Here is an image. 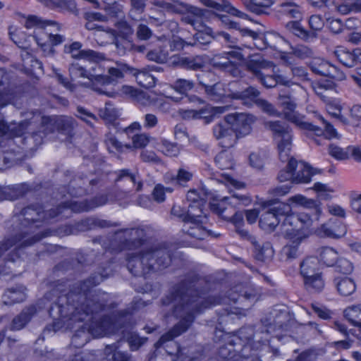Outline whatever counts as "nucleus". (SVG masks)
Segmentation results:
<instances>
[{"mask_svg":"<svg viewBox=\"0 0 361 361\" xmlns=\"http://www.w3.org/2000/svg\"><path fill=\"white\" fill-rule=\"evenodd\" d=\"M259 91L255 87L249 86L244 90L232 92L229 96L235 99H250L255 102L256 99H259Z\"/></svg>","mask_w":361,"mask_h":361,"instance_id":"nucleus-41","label":"nucleus"},{"mask_svg":"<svg viewBox=\"0 0 361 361\" xmlns=\"http://www.w3.org/2000/svg\"><path fill=\"white\" fill-rule=\"evenodd\" d=\"M187 200L189 202H191L192 204H190L188 207V209L190 207L193 206L194 209L193 211L198 212L197 208L200 207V208L202 210V205L204 203V200L202 198L200 197L199 193L195 190H190L188 191L187 194Z\"/></svg>","mask_w":361,"mask_h":361,"instance_id":"nucleus-58","label":"nucleus"},{"mask_svg":"<svg viewBox=\"0 0 361 361\" xmlns=\"http://www.w3.org/2000/svg\"><path fill=\"white\" fill-rule=\"evenodd\" d=\"M305 239L289 240V242L283 246L281 251V259L284 262H290L296 259L300 254V243Z\"/></svg>","mask_w":361,"mask_h":361,"instance_id":"nucleus-25","label":"nucleus"},{"mask_svg":"<svg viewBox=\"0 0 361 361\" xmlns=\"http://www.w3.org/2000/svg\"><path fill=\"white\" fill-rule=\"evenodd\" d=\"M273 66L272 62L266 61L262 57L250 59L246 63L247 69L258 79L264 75L267 70L273 68Z\"/></svg>","mask_w":361,"mask_h":361,"instance_id":"nucleus-24","label":"nucleus"},{"mask_svg":"<svg viewBox=\"0 0 361 361\" xmlns=\"http://www.w3.org/2000/svg\"><path fill=\"white\" fill-rule=\"evenodd\" d=\"M293 54L301 59L312 58L314 52L312 48L302 44H298L293 49Z\"/></svg>","mask_w":361,"mask_h":361,"instance_id":"nucleus-60","label":"nucleus"},{"mask_svg":"<svg viewBox=\"0 0 361 361\" xmlns=\"http://www.w3.org/2000/svg\"><path fill=\"white\" fill-rule=\"evenodd\" d=\"M280 231L282 235L288 240L306 239L307 238V235L300 231V228H290L283 221L280 226Z\"/></svg>","mask_w":361,"mask_h":361,"instance_id":"nucleus-44","label":"nucleus"},{"mask_svg":"<svg viewBox=\"0 0 361 361\" xmlns=\"http://www.w3.org/2000/svg\"><path fill=\"white\" fill-rule=\"evenodd\" d=\"M245 8L256 15L268 14V10L275 0H240Z\"/></svg>","mask_w":361,"mask_h":361,"instance_id":"nucleus-22","label":"nucleus"},{"mask_svg":"<svg viewBox=\"0 0 361 361\" xmlns=\"http://www.w3.org/2000/svg\"><path fill=\"white\" fill-rule=\"evenodd\" d=\"M258 299L257 291L252 286H236L228 292V295L209 296L204 298L203 293L197 290V283L185 279L173 288V290L162 299L163 306L169 307L171 314L180 318L176 324L167 333L164 334L154 344L157 350L161 348L164 353L178 359L182 355V350L178 343L173 341L188 330L197 314L213 305H231V302L242 303L246 300L251 302Z\"/></svg>","mask_w":361,"mask_h":361,"instance_id":"nucleus-2","label":"nucleus"},{"mask_svg":"<svg viewBox=\"0 0 361 361\" xmlns=\"http://www.w3.org/2000/svg\"><path fill=\"white\" fill-rule=\"evenodd\" d=\"M68 71L70 75L73 79L83 78H88L91 80H93V75L90 74V73L86 70V68L78 62L72 63L69 66ZM94 77L95 76H94Z\"/></svg>","mask_w":361,"mask_h":361,"instance_id":"nucleus-46","label":"nucleus"},{"mask_svg":"<svg viewBox=\"0 0 361 361\" xmlns=\"http://www.w3.org/2000/svg\"><path fill=\"white\" fill-rule=\"evenodd\" d=\"M224 120L227 124L231 126L238 138L250 133L252 125L254 123L255 118L251 114L235 113L226 115Z\"/></svg>","mask_w":361,"mask_h":361,"instance_id":"nucleus-13","label":"nucleus"},{"mask_svg":"<svg viewBox=\"0 0 361 361\" xmlns=\"http://www.w3.org/2000/svg\"><path fill=\"white\" fill-rule=\"evenodd\" d=\"M315 117L323 125L324 129L320 128L323 131L322 135H324V137L329 140L334 137H338V133L336 130L330 123L327 122L320 114H318L317 113L315 114ZM318 136L319 137V135Z\"/></svg>","mask_w":361,"mask_h":361,"instance_id":"nucleus-53","label":"nucleus"},{"mask_svg":"<svg viewBox=\"0 0 361 361\" xmlns=\"http://www.w3.org/2000/svg\"><path fill=\"white\" fill-rule=\"evenodd\" d=\"M251 202V198L239 192H233L231 197H224L221 202L212 203L211 210L222 219L230 221L236 226L241 225L243 221L242 213L236 212L235 208L241 205L246 206Z\"/></svg>","mask_w":361,"mask_h":361,"instance_id":"nucleus-7","label":"nucleus"},{"mask_svg":"<svg viewBox=\"0 0 361 361\" xmlns=\"http://www.w3.org/2000/svg\"><path fill=\"white\" fill-rule=\"evenodd\" d=\"M207 62L206 55H195L192 56H173L172 63L183 68L199 71L203 68Z\"/></svg>","mask_w":361,"mask_h":361,"instance_id":"nucleus-18","label":"nucleus"},{"mask_svg":"<svg viewBox=\"0 0 361 361\" xmlns=\"http://www.w3.org/2000/svg\"><path fill=\"white\" fill-rule=\"evenodd\" d=\"M158 149L169 157H176L180 153V147L176 143L166 140H161V142L158 144Z\"/></svg>","mask_w":361,"mask_h":361,"instance_id":"nucleus-50","label":"nucleus"},{"mask_svg":"<svg viewBox=\"0 0 361 361\" xmlns=\"http://www.w3.org/2000/svg\"><path fill=\"white\" fill-rule=\"evenodd\" d=\"M34 38L39 46L42 47L46 55H54V46L61 44L65 37L63 35L56 34H48L41 31L39 34H35Z\"/></svg>","mask_w":361,"mask_h":361,"instance_id":"nucleus-17","label":"nucleus"},{"mask_svg":"<svg viewBox=\"0 0 361 361\" xmlns=\"http://www.w3.org/2000/svg\"><path fill=\"white\" fill-rule=\"evenodd\" d=\"M125 92L141 105L145 106L150 102L149 96L143 91L135 89L132 87H126Z\"/></svg>","mask_w":361,"mask_h":361,"instance_id":"nucleus-49","label":"nucleus"},{"mask_svg":"<svg viewBox=\"0 0 361 361\" xmlns=\"http://www.w3.org/2000/svg\"><path fill=\"white\" fill-rule=\"evenodd\" d=\"M102 281V276L98 274L75 283L67 294V304H54L49 310L54 319L68 318L71 322L68 325L85 322L72 337L71 343L76 348L87 343L90 335L97 338L114 334L121 327L127 314L126 311H119L111 315L101 314L106 308L114 307V303L108 304L109 295L106 293L90 290Z\"/></svg>","mask_w":361,"mask_h":361,"instance_id":"nucleus-1","label":"nucleus"},{"mask_svg":"<svg viewBox=\"0 0 361 361\" xmlns=\"http://www.w3.org/2000/svg\"><path fill=\"white\" fill-rule=\"evenodd\" d=\"M128 70L135 77L136 81L140 86L145 88H151L155 85L156 79L147 68L136 69L128 68Z\"/></svg>","mask_w":361,"mask_h":361,"instance_id":"nucleus-26","label":"nucleus"},{"mask_svg":"<svg viewBox=\"0 0 361 361\" xmlns=\"http://www.w3.org/2000/svg\"><path fill=\"white\" fill-rule=\"evenodd\" d=\"M127 261L128 269L133 275L145 276L169 266L171 253L165 244H157L130 254Z\"/></svg>","mask_w":361,"mask_h":361,"instance_id":"nucleus-4","label":"nucleus"},{"mask_svg":"<svg viewBox=\"0 0 361 361\" xmlns=\"http://www.w3.org/2000/svg\"><path fill=\"white\" fill-rule=\"evenodd\" d=\"M334 54L338 60L348 68L354 67L361 62V50L358 49L350 51L343 48H338Z\"/></svg>","mask_w":361,"mask_h":361,"instance_id":"nucleus-20","label":"nucleus"},{"mask_svg":"<svg viewBox=\"0 0 361 361\" xmlns=\"http://www.w3.org/2000/svg\"><path fill=\"white\" fill-rule=\"evenodd\" d=\"M319 259L326 266H334L338 258V254L336 250L330 247H324L319 250Z\"/></svg>","mask_w":361,"mask_h":361,"instance_id":"nucleus-42","label":"nucleus"},{"mask_svg":"<svg viewBox=\"0 0 361 361\" xmlns=\"http://www.w3.org/2000/svg\"><path fill=\"white\" fill-rule=\"evenodd\" d=\"M336 271L342 274H350L354 269L353 263L346 258L338 257L336 262Z\"/></svg>","mask_w":361,"mask_h":361,"instance_id":"nucleus-55","label":"nucleus"},{"mask_svg":"<svg viewBox=\"0 0 361 361\" xmlns=\"http://www.w3.org/2000/svg\"><path fill=\"white\" fill-rule=\"evenodd\" d=\"M344 316L353 326L361 327V305L347 307Z\"/></svg>","mask_w":361,"mask_h":361,"instance_id":"nucleus-43","label":"nucleus"},{"mask_svg":"<svg viewBox=\"0 0 361 361\" xmlns=\"http://www.w3.org/2000/svg\"><path fill=\"white\" fill-rule=\"evenodd\" d=\"M271 205V200L263 203V209L259 221L261 228L267 232L273 231L280 222V219H277L275 213L269 208Z\"/></svg>","mask_w":361,"mask_h":361,"instance_id":"nucleus-19","label":"nucleus"},{"mask_svg":"<svg viewBox=\"0 0 361 361\" xmlns=\"http://www.w3.org/2000/svg\"><path fill=\"white\" fill-rule=\"evenodd\" d=\"M200 1L206 6L212 8L216 11H226L232 16H237L243 19H246L248 17L247 14L233 7L231 3L226 0H222L221 2H216L214 0Z\"/></svg>","mask_w":361,"mask_h":361,"instance_id":"nucleus-21","label":"nucleus"},{"mask_svg":"<svg viewBox=\"0 0 361 361\" xmlns=\"http://www.w3.org/2000/svg\"><path fill=\"white\" fill-rule=\"evenodd\" d=\"M99 116L106 123H113L120 116L119 110L109 102L105 104V106L99 110Z\"/></svg>","mask_w":361,"mask_h":361,"instance_id":"nucleus-39","label":"nucleus"},{"mask_svg":"<svg viewBox=\"0 0 361 361\" xmlns=\"http://www.w3.org/2000/svg\"><path fill=\"white\" fill-rule=\"evenodd\" d=\"M279 100L283 109L288 111V112L293 111L296 107L295 98L288 94H280Z\"/></svg>","mask_w":361,"mask_h":361,"instance_id":"nucleus-63","label":"nucleus"},{"mask_svg":"<svg viewBox=\"0 0 361 361\" xmlns=\"http://www.w3.org/2000/svg\"><path fill=\"white\" fill-rule=\"evenodd\" d=\"M286 118L290 122L295 123L296 126L302 129L307 130L310 132H312L316 135H320L323 133V131L320 127L314 125L312 123L304 121L303 118L298 114L296 112H286Z\"/></svg>","mask_w":361,"mask_h":361,"instance_id":"nucleus-29","label":"nucleus"},{"mask_svg":"<svg viewBox=\"0 0 361 361\" xmlns=\"http://www.w3.org/2000/svg\"><path fill=\"white\" fill-rule=\"evenodd\" d=\"M149 231L147 226L125 228L115 233V238L119 240L121 249L133 250L141 247L147 240Z\"/></svg>","mask_w":361,"mask_h":361,"instance_id":"nucleus-11","label":"nucleus"},{"mask_svg":"<svg viewBox=\"0 0 361 361\" xmlns=\"http://www.w3.org/2000/svg\"><path fill=\"white\" fill-rule=\"evenodd\" d=\"M288 201L290 202L301 205L305 209L310 210V212H314V217L315 219L319 218V216L322 213V209L317 201L312 199H307L301 195L293 196L288 199Z\"/></svg>","mask_w":361,"mask_h":361,"instance_id":"nucleus-30","label":"nucleus"},{"mask_svg":"<svg viewBox=\"0 0 361 361\" xmlns=\"http://www.w3.org/2000/svg\"><path fill=\"white\" fill-rule=\"evenodd\" d=\"M194 86L195 82L192 80L182 78L177 79L171 85L175 91L180 94L187 93L188 91L191 90Z\"/></svg>","mask_w":361,"mask_h":361,"instance_id":"nucleus-54","label":"nucleus"},{"mask_svg":"<svg viewBox=\"0 0 361 361\" xmlns=\"http://www.w3.org/2000/svg\"><path fill=\"white\" fill-rule=\"evenodd\" d=\"M300 269L306 290L312 293H318L323 290L324 281L317 257H307L304 259L300 262Z\"/></svg>","mask_w":361,"mask_h":361,"instance_id":"nucleus-9","label":"nucleus"},{"mask_svg":"<svg viewBox=\"0 0 361 361\" xmlns=\"http://www.w3.org/2000/svg\"><path fill=\"white\" fill-rule=\"evenodd\" d=\"M48 25H56L57 27V30L60 29V26L56 21L49 20H42L41 18L34 16L30 15L26 18L25 22V27L27 29L31 28H39L43 29Z\"/></svg>","mask_w":361,"mask_h":361,"instance_id":"nucleus-37","label":"nucleus"},{"mask_svg":"<svg viewBox=\"0 0 361 361\" xmlns=\"http://www.w3.org/2000/svg\"><path fill=\"white\" fill-rule=\"evenodd\" d=\"M36 312L37 309L35 305L24 308L18 315L13 319L10 326L11 330L18 331L24 328Z\"/></svg>","mask_w":361,"mask_h":361,"instance_id":"nucleus-23","label":"nucleus"},{"mask_svg":"<svg viewBox=\"0 0 361 361\" xmlns=\"http://www.w3.org/2000/svg\"><path fill=\"white\" fill-rule=\"evenodd\" d=\"M288 315L286 312H280L276 313L273 321L267 324H265L267 334L273 333L276 329H285L288 324Z\"/></svg>","mask_w":361,"mask_h":361,"instance_id":"nucleus-36","label":"nucleus"},{"mask_svg":"<svg viewBox=\"0 0 361 361\" xmlns=\"http://www.w3.org/2000/svg\"><path fill=\"white\" fill-rule=\"evenodd\" d=\"M335 10L342 15H346L351 11H361V2L353 4H335Z\"/></svg>","mask_w":361,"mask_h":361,"instance_id":"nucleus-61","label":"nucleus"},{"mask_svg":"<svg viewBox=\"0 0 361 361\" xmlns=\"http://www.w3.org/2000/svg\"><path fill=\"white\" fill-rule=\"evenodd\" d=\"M127 66H123V69L117 68H110L108 73L109 75H97L94 77V80L98 83L102 85H109L112 83L115 79L121 78L123 77V71H128Z\"/></svg>","mask_w":361,"mask_h":361,"instance_id":"nucleus-38","label":"nucleus"},{"mask_svg":"<svg viewBox=\"0 0 361 361\" xmlns=\"http://www.w3.org/2000/svg\"><path fill=\"white\" fill-rule=\"evenodd\" d=\"M56 130L65 135L71 136L73 130L77 126L75 120L69 116H57Z\"/></svg>","mask_w":361,"mask_h":361,"instance_id":"nucleus-33","label":"nucleus"},{"mask_svg":"<svg viewBox=\"0 0 361 361\" xmlns=\"http://www.w3.org/2000/svg\"><path fill=\"white\" fill-rule=\"evenodd\" d=\"M313 189L318 193V196L323 200L330 199L331 193L334 191L329 185L321 183H315Z\"/></svg>","mask_w":361,"mask_h":361,"instance_id":"nucleus-64","label":"nucleus"},{"mask_svg":"<svg viewBox=\"0 0 361 361\" xmlns=\"http://www.w3.org/2000/svg\"><path fill=\"white\" fill-rule=\"evenodd\" d=\"M82 226L88 230L94 229L97 228H104L111 226H118V224L112 223L107 220L100 219L95 217L87 218L81 222Z\"/></svg>","mask_w":361,"mask_h":361,"instance_id":"nucleus-40","label":"nucleus"},{"mask_svg":"<svg viewBox=\"0 0 361 361\" xmlns=\"http://www.w3.org/2000/svg\"><path fill=\"white\" fill-rule=\"evenodd\" d=\"M330 63L320 58H314L310 62V68L314 73L326 76L330 66Z\"/></svg>","mask_w":361,"mask_h":361,"instance_id":"nucleus-45","label":"nucleus"},{"mask_svg":"<svg viewBox=\"0 0 361 361\" xmlns=\"http://www.w3.org/2000/svg\"><path fill=\"white\" fill-rule=\"evenodd\" d=\"M104 355V361H130V356L125 352L118 350L115 344L106 345Z\"/></svg>","mask_w":361,"mask_h":361,"instance_id":"nucleus-35","label":"nucleus"},{"mask_svg":"<svg viewBox=\"0 0 361 361\" xmlns=\"http://www.w3.org/2000/svg\"><path fill=\"white\" fill-rule=\"evenodd\" d=\"M23 231L18 236L6 238L0 243V257H3L6 262H14L19 258L17 251L40 240L48 235V233H36L30 230Z\"/></svg>","mask_w":361,"mask_h":361,"instance_id":"nucleus-8","label":"nucleus"},{"mask_svg":"<svg viewBox=\"0 0 361 361\" xmlns=\"http://www.w3.org/2000/svg\"><path fill=\"white\" fill-rule=\"evenodd\" d=\"M194 207L192 206L187 211V215L184 218V227L183 231L188 235L198 240H203L207 236L218 237L219 234H214L211 231L207 230L203 226L202 210L197 208L198 212L193 211Z\"/></svg>","mask_w":361,"mask_h":361,"instance_id":"nucleus-10","label":"nucleus"},{"mask_svg":"<svg viewBox=\"0 0 361 361\" xmlns=\"http://www.w3.org/2000/svg\"><path fill=\"white\" fill-rule=\"evenodd\" d=\"M116 27L117 28V37L120 36L126 39L132 36L134 32L133 27L124 20L118 21L116 24Z\"/></svg>","mask_w":361,"mask_h":361,"instance_id":"nucleus-57","label":"nucleus"},{"mask_svg":"<svg viewBox=\"0 0 361 361\" xmlns=\"http://www.w3.org/2000/svg\"><path fill=\"white\" fill-rule=\"evenodd\" d=\"M272 201V205L269 207L271 210L276 213L274 214L277 219H280L281 217H286L288 215L292 214L291 207L289 204L283 203V202H275Z\"/></svg>","mask_w":361,"mask_h":361,"instance_id":"nucleus-51","label":"nucleus"},{"mask_svg":"<svg viewBox=\"0 0 361 361\" xmlns=\"http://www.w3.org/2000/svg\"><path fill=\"white\" fill-rule=\"evenodd\" d=\"M318 235L324 238H340L347 233L345 225L336 218H331L317 228Z\"/></svg>","mask_w":361,"mask_h":361,"instance_id":"nucleus-15","label":"nucleus"},{"mask_svg":"<svg viewBox=\"0 0 361 361\" xmlns=\"http://www.w3.org/2000/svg\"><path fill=\"white\" fill-rule=\"evenodd\" d=\"M25 288L18 286L8 289L3 295L4 302L6 305H12L23 302L25 299Z\"/></svg>","mask_w":361,"mask_h":361,"instance_id":"nucleus-32","label":"nucleus"},{"mask_svg":"<svg viewBox=\"0 0 361 361\" xmlns=\"http://www.w3.org/2000/svg\"><path fill=\"white\" fill-rule=\"evenodd\" d=\"M233 49L234 50L224 54L226 56L224 57L226 59L224 61H217V59H220L222 57L220 55L216 56L213 66L224 71L229 72L233 75H235L239 73V71L236 67V64L231 61L229 58L242 60L243 56L240 51V48L238 45L236 48Z\"/></svg>","mask_w":361,"mask_h":361,"instance_id":"nucleus-16","label":"nucleus"},{"mask_svg":"<svg viewBox=\"0 0 361 361\" xmlns=\"http://www.w3.org/2000/svg\"><path fill=\"white\" fill-rule=\"evenodd\" d=\"M157 5L173 13H182V20L196 30L204 29L205 22L211 12L186 4L179 0L158 1Z\"/></svg>","mask_w":361,"mask_h":361,"instance_id":"nucleus-6","label":"nucleus"},{"mask_svg":"<svg viewBox=\"0 0 361 361\" xmlns=\"http://www.w3.org/2000/svg\"><path fill=\"white\" fill-rule=\"evenodd\" d=\"M107 200L106 195H101L89 201H85L79 204L75 202L68 204L66 203L63 205H59L56 209H50L46 214L40 206H29L21 211L20 215L23 217V224L25 226H27L30 223H35L38 221L56 217L63 211H68L69 209L77 212H88L97 207L105 204L107 202Z\"/></svg>","mask_w":361,"mask_h":361,"instance_id":"nucleus-5","label":"nucleus"},{"mask_svg":"<svg viewBox=\"0 0 361 361\" xmlns=\"http://www.w3.org/2000/svg\"><path fill=\"white\" fill-rule=\"evenodd\" d=\"M80 56L81 59H87L90 61L100 62L105 60V54L92 49H82L80 51Z\"/></svg>","mask_w":361,"mask_h":361,"instance_id":"nucleus-56","label":"nucleus"},{"mask_svg":"<svg viewBox=\"0 0 361 361\" xmlns=\"http://www.w3.org/2000/svg\"><path fill=\"white\" fill-rule=\"evenodd\" d=\"M334 284L338 294L343 297L351 295L356 290L355 281L350 277H336Z\"/></svg>","mask_w":361,"mask_h":361,"instance_id":"nucleus-27","label":"nucleus"},{"mask_svg":"<svg viewBox=\"0 0 361 361\" xmlns=\"http://www.w3.org/2000/svg\"><path fill=\"white\" fill-rule=\"evenodd\" d=\"M116 181L129 180L133 184L137 183L136 191H140L142 188V182L137 174L130 173L128 169L119 171Z\"/></svg>","mask_w":361,"mask_h":361,"instance_id":"nucleus-48","label":"nucleus"},{"mask_svg":"<svg viewBox=\"0 0 361 361\" xmlns=\"http://www.w3.org/2000/svg\"><path fill=\"white\" fill-rule=\"evenodd\" d=\"M276 13L279 17L296 20L290 23V28L295 35L302 39H307L310 37V34L304 30L298 23V20L302 18V11L301 7L295 2L286 1L279 4ZM311 35L314 36L313 33H311Z\"/></svg>","mask_w":361,"mask_h":361,"instance_id":"nucleus-12","label":"nucleus"},{"mask_svg":"<svg viewBox=\"0 0 361 361\" xmlns=\"http://www.w3.org/2000/svg\"><path fill=\"white\" fill-rule=\"evenodd\" d=\"M213 135L224 148L233 147L238 139L231 126L226 123L215 125L213 128Z\"/></svg>","mask_w":361,"mask_h":361,"instance_id":"nucleus-14","label":"nucleus"},{"mask_svg":"<svg viewBox=\"0 0 361 361\" xmlns=\"http://www.w3.org/2000/svg\"><path fill=\"white\" fill-rule=\"evenodd\" d=\"M255 245V258L260 262H267L270 260L274 256V250L271 244L268 242L259 245L256 240Z\"/></svg>","mask_w":361,"mask_h":361,"instance_id":"nucleus-34","label":"nucleus"},{"mask_svg":"<svg viewBox=\"0 0 361 361\" xmlns=\"http://www.w3.org/2000/svg\"><path fill=\"white\" fill-rule=\"evenodd\" d=\"M51 6L58 7L71 13L77 12V6L73 0H52Z\"/></svg>","mask_w":361,"mask_h":361,"instance_id":"nucleus-62","label":"nucleus"},{"mask_svg":"<svg viewBox=\"0 0 361 361\" xmlns=\"http://www.w3.org/2000/svg\"><path fill=\"white\" fill-rule=\"evenodd\" d=\"M212 30L209 27H204L202 30H197V32L193 36L192 42H195L196 45L208 44L212 42V39L215 37L212 35Z\"/></svg>","mask_w":361,"mask_h":361,"instance_id":"nucleus-47","label":"nucleus"},{"mask_svg":"<svg viewBox=\"0 0 361 361\" xmlns=\"http://www.w3.org/2000/svg\"><path fill=\"white\" fill-rule=\"evenodd\" d=\"M145 0H130L129 16L134 20H138L145 11Z\"/></svg>","mask_w":361,"mask_h":361,"instance_id":"nucleus-52","label":"nucleus"},{"mask_svg":"<svg viewBox=\"0 0 361 361\" xmlns=\"http://www.w3.org/2000/svg\"><path fill=\"white\" fill-rule=\"evenodd\" d=\"M93 36L98 44L104 46L113 44L116 40L117 32L116 30L103 26L102 29L94 32Z\"/></svg>","mask_w":361,"mask_h":361,"instance_id":"nucleus-31","label":"nucleus"},{"mask_svg":"<svg viewBox=\"0 0 361 361\" xmlns=\"http://www.w3.org/2000/svg\"><path fill=\"white\" fill-rule=\"evenodd\" d=\"M264 126L273 133L277 144L279 159L282 161H288V166L293 170V183H307L312 176L320 173V170L312 169L303 161L290 158L293 135L291 129L286 123L279 121H267Z\"/></svg>","mask_w":361,"mask_h":361,"instance_id":"nucleus-3","label":"nucleus"},{"mask_svg":"<svg viewBox=\"0 0 361 361\" xmlns=\"http://www.w3.org/2000/svg\"><path fill=\"white\" fill-rule=\"evenodd\" d=\"M57 116H42L41 119L42 128H43L44 134L47 135L56 130Z\"/></svg>","mask_w":361,"mask_h":361,"instance_id":"nucleus-59","label":"nucleus"},{"mask_svg":"<svg viewBox=\"0 0 361 361\" xmlns=\"http://www.w3.org/2000/svg\"><path fill=\"white\" fill-rule=\"evenodd\" d=\"M199 83L204 87V92L207 97L213 101H221L226 96V90L224 84L216 82L214 85H209L202 79L200 76Z\"/></svg>","mask_w":361,"mask_h":361,"instance_id":"nucleus-28","label":"nucleus"}]
</instances>
